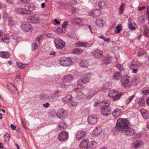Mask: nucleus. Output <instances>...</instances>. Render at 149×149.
<instances>
[{"label":"nucleus","mask_w":149,"mask_h":149,"mask_svg":"<svg viewBox=\"0 0 149 149\" xmlns=\"http://www.w3.org/2000/svg\"><path fill=\"white\" fill-rule=\"evenodd\" d=\"M128 120L125 119L119 118L117 121L116 128L117 130L120 132H123L129 125Z\"/></svg>","instance_id":"f257e3e1"},{"label":"nucleus","mask_w":149,"mask_h":149,"mask_svg":"<svg viewBox=\"0 0 149 149\" xmlns=\"http://www.w3.org/2000/svg\"><path fill=\"white\" fill-rule=\"evenodd\" d=\"M123 94V93H119L117 91L112 90L110 91L108 94V96L113 99L114 101H116Z\"/></svg>","instance_id":"f03ea898"},{"label":"nucleus","mask_w":149,"mask_h":149,"mask_svg":"<svg viewBox=\"0 0 149 149\" xmlns=\"http://www.w3.org/2000/svg\"><path fill=\"white\" fill-rule=\"evenodd\" d=\"M60 63L63 66L68 67L72 64V62L70 58L63 57L60 59Z\"/></svg>","instance_id":"7ed1b4c3"},{"label":"nucleus","mask_w":149,"mask_h":149,"mask_svg":"<svg viewBox=\"0 0 149 149\" xmlns=\"http://www.w3.org/2000/svg\"><path fill=\"white\" fill-rule=\"evenodd\" d=\"M54 43L56 48L58 49H62L65 46V42L59 38L55 39Z\"/></svg>","instance_id":"20e7f679"},{"label":"nucleus","mask_w":149,"mask_h":149,"mask_svg":"<svg viewBox=\"0 0 149 149\" xmlns=\"http://www.w3.org/2000/svg\"><path fill=\"white\" fill-rule=\"evenodd\" d=\"M130 77L127 75L124 76L121 80L122 85L124 87H130Z\"/></svg>","instance_id":"39448f33"},{"label":"nucleus","mask_w":149,"mask_h":149,"mask_svg":"<svg viewBox=\"0 0 149 149\" xmlns=\"http://www.w3.org/2000/svg\"><path fill=\"white\" fill-rule=\"evenodd\" d=\"M21 28L24 31L31 32L33 30L32 26L28 22H24L22 25Z\"/></svg>","instance_id":"423d86ee"},{"label":"nucleus","mask_w":149,"mask_h":149,"mask_svg":"<svg viewBox=\"0 0 149 149\" xmlns=\"http://www.w3.org/2000/svg\"><path fill=\"white\" fill-rule=\"evenodd\" d=\"M56 115L58 118L63 119L67 116V114L66 111L64 109H60L57 111Z\"/></svg>","instance_id":"0eeeda50"},{"label":"nucleus","mask_w":149,"mask_h":149,"mask_svg":"<svg viewBox=\"0 0 149 149\" xmlns=\"http://www.w3.org/2000/svg\"><path fill=\"white\" fill-rule=\"evenodd\" d=\"M86 134L85 131L81 130L78 131L75 134V138L77 140H80L83 138Z\"/></svg>","instance_id":"6e6552de"},{"label":"nucleus","mask_w":149,"mask_h":149,"mask_svg":"<svg viewBox=\"0 0 149 149\" xmlns=\"http://www.w3.org/2000/svg\"><path fill=\"white\" fill-rule=\"evenodd\" d=\"M68 133L66 131L61 132L59 134L58 138L61 141H64L68 138Z\"/></svg>","instance_id":"1a4fd4ad"},{"label":"nucleus","mask_w":149,"mask_h":149,"mask_svg":"<svg viewBox=\"0 0 149 149\" xmlns=\"http://www.w3.org/2000/svg\"><path fill=\"white\" fill-rule=\"evenodd\" d=\"M101 108V113L103 115L105 116H108L111 113V111L108 106L100 107Z\"/></svg>","instance_id":"9d476101"},{"label":"nucleus","mask_w":149,"mask_h":149,"mask_svg":"<svg viewBox=\"0 0 149 149\" xmlns=\"http://www.w3.org/2000/svg\"><path fill=\"white\" fill-rule=\"evenodd\" d=\"M88 143L89 140L88 139H84L80 142L79 145V147L80 148L88 149Z\"/></svg>","instance_id":"9b49d317"},{"label":"nucleus","mask_w":149,"mask_h":149,"mask_svg":"<svg viewBox=\"0 0 149 149\" xmlns=\"http://www.w3.org/2000/svg\"><path fill=\"white\" fill-rule=\"evenodd\" d=\"M98 121V118L96 116L93 115L88 116V121L90 124H94L96 123Z\"/></svg>","instance_id":"f8f14e48"},{"label":"nucleus","mask_w":149,"mask_h":149,"mask_svg":"<svg viewBox=\"0 0 149 149\" xmlns=\"http://www.w3.org/2000/svg\"><path fill=\"white\" fill-rule=\"evenodd\" d=\"M101 13L100 11L97 9L91 10L89 13V15L94 17H96L100 16Z\"/></svg>","instance_id":"ddd939ff"},{"label":"nucleus","mask_w":149,"mask_h":149,"mask_svg":"<svg viewBox=\"0 0 149 149\" xmlns=\"http://www.w3.org/2000/svg\"><path fill=\"white\" fill-rule=\"evenodd\" d=\"M123 131L125 132V134L128 136H133L135 133L134 130L132 128L129 127V126Z\"/></svg>","instance_id":"4468645a"},{"label":"nucleus","mask_w":149,"mask_h":149,"mask_svg":"<svg viewBox=\"0 0 149 149\" xmlns=\"http://www.w3.org/2000/svg\"><path fill=\"white\" fill-rule=\"evenodd\" d=\"M93 55L96 58H102L103 56V52L99 50H95L92 52Z\"/></svg>","instance_id":"2eb2a0df"},{"label":"nucleus","mask_w":149,"mask_h":149,"mask_svg":"<svg viewBox=\"0 0 149 149\" xmlns=\"http://www.w3.org/2000/svg\"><path fill=\"white\" fill-rule=\"evenodd\" d=\"M25 8L27 13L35 9V7L33 3H28L26 4Z\"/></svg>","instance_id":"dca6fc26"},{"label":"nucleus","mask_w":149,"mask_h":149,"mask_svg":"<svg viewBox=\"0 0 149 149\" xmlns=\"http://www.w3.org/2000/svg\"><path fill=\"white\" fill-rule=\"evenodd\" d=\"M73 79V77L70 74L66 75L63 78V81L65 83H69L72 81Z\"/></svg>","instance_id":"f3484780"},{"label":"nucleus","mask_w":149,"mask_h":149,"mask_svg":"<svg viewBox=\"0 0 149 149\" xmlns=\"http://www.w3.org/2000/svg\"><path fill=\"white\" fill-rule=\"evenodd\" d=\"M102 128L99 127H97L94 130L92 133V135L93 136H97L99 135L102 132Z\"/></svg>","instance_id":"a211bd4d"},{"label":"nucleus","mask_w":149,"mask_h":149,"mask_svg":"<svg viewBox=\"0 0 149 149\" xmlns=\"http://www.w3.org/2000/svg\"><path fill=\"white\" fill-rule=\"evenodd\" d=\"M89 82V80L88 78L86 76H84L78 81L77 84L79 85H82L84 84H85Z\"/></svg>","instance_id":"6ab92c4d"},{"label":"nucleus","mask_w":149,"mask_h":149,"mask_svg":"<svg viewBox=\"0 0 149 149\" xmlns=\"http://www.w3.org/2000/svg\"><path fill=\"white\" fill-rule=\"evenodd\" d=\"M141 114L145 119L149 118V112L146 109H141L140 111Z\"/></svg>","instance_id":"aec40b11"},{"label":"nucleus","mask_w":149,"mask_h":149,"mask_svg":"<svg viewBox=\"0 0 149 149\" xmlns=\"http://www.w3.org/2000/svg\"><path fill=\"white\" fill-rule=\"evenodd\" d=\"M16 11V13L19 14L23 15L28 14L25 8L19 7L17 8Z\"/></svg>","instance_id":"412c9836"},{"label":"nucleus","mask_w":149,"mask_h":149,"mask_svg":"<svg viewBox=\"0 0 149 149\" xmlns=\"http://www.w3.org/2000/svg\"><path fill=\"white\" fill-rule=\"evenodd\" d=\"M79 64L81 67L83 68H86L88 66L89 62L87 60L82 59L80 60Z\"/></svg>","instance_id":"4be33fe9"},{"label":"nucleus","mask_w":149,"mask_h":149,"mask_svg":"<svg viewBox=\"0 0 149 149\" xmlns=\"http://www.w3.org/2000/svg\"><path fill=\"white\" fill-rule=\"evenodd\" d=\"M140 81V79L139 77H134L132 79L131 84L133 86H136L139 84Z\"/></svg>","instance_id":"5701e85b"},{"label":"nucleus","mask_w":149,"mask_h":149,"mask_svg":"<svg viewBox=\"0 0 149 149\" xmlns=\"http://www.w3.org/2000/svg\"><path fill=\"white\" fill-rule=\"evenodd\" d=\"M97 143L95 141H89L88 149H93L97 146Z\"/></svg>","instance_id":"b1692460"},{"label":"nucleus","mask_w":149,"mask_h":149,"mask_svg":"<svg viewBox=\"0 0 149 149\" xmlns=\"http://www.w3.org/2000/svg\"><path fill=\"white\" fill-rule=\"evenodd\" d=\"M106 24L105 21L103 19H97L96 22V24L99 26L102 27Z\"/></svg>","instance_id":"393cba45"},{"label":"nucleus","mask_w":149,"mask_h":149,"mask_svg":"<svg viewBox=\"0 0 149 149\" xmlns=\"http://www.w3.org/2000/svg\"><path fill=\"white\" fill-rule=\"evenodd\" d=\"M31 21L33 24H38L40 23L41 20L39 17L33 16L31 17Z\"/></svg>","instance_id":"a878e982"},{"label":"nucleus","mask_w":149,"mask_h":149,"mask_svg":"<svg viewBox=\"0 0 149 149\" xmlns=\"http://www.w3.org/2000/svg\"><path fill=\"white\" fill-rule=\"evenodd\" d=\"M10 55L7 52H0V57L5 58H7L10 57Z\"/></svg>","instance_id":"bb28decb"},{"label":"nucleus","mask_w":149,"mask_h":149,"mask_svg":"<svg viewBox=\"0 0 149 149\" xmlns=\"http://www.w3.org/2000/svg\"><path fill=\"white\" fill-rule=\"evenodd\" d=\"M113 77L114 79L116 80H119L122 78V76L120 72H116L113 74Z\"/></svg>","instance_id":"cd10ccee"},{"label":"nucleus","mask_w":149,"mask_h":149,"mask_svg":"<svg viewBox=\"0 0 149 149\" xmlns=\"http://www.w3.org/2000/svg\"><path fill=\"white\" fill-rule=\"evenodd\" d=\"M111 103V101L109 100H104L103 102H100L99 107L108 106L109 107V105Z\"/></svg>","instance_id":"c85d7f7f"},{"label":"nucleus","mask_w":149,"mask_h":149,"mask_svg":"<svg viewBox=\"0 0 149 149\" xmlns=\"http://www.w3.org/2000/svg\"><path fill=\"white\" fill-rule=\"evenodd\" d=\"M131 18L130 17L128 19V28L130 30H135L136 29V27L133 26V25L131 22Z\"/></svg>","instance_id":"c756f323"},{"label":"nucleus","mask_w":149,"mask_h":149,"mask_svg":"<svg viewBox=\"0 0 149 149\" xmlns=\"http://www.w3.org/2000/svg\"><path fill=\"white\" fill-rule=\"evenodd\" d=\"M110 85L108 83H105L102 87L101 90L104 92H106L110 88Z\"/></svg>","instance_id":"7c9ffc66"},{"label":"nucleus","mask_w":149,"mask_h":149,"mask_svg":"<svg viewBox=\"0 0 149 149\" xmlns=\"http://www.w3.org/2000/svg\"><path fill=\"white\" fill-rule=\"evenodd\" d=\"M98 5L99 8L101 9H104L107 6L106 2L103 0L100 1L98 4Z\"/></svg>","instance_id":"2f4dec72"},{"label":"nucleus","mask_w":149,"mask_h":149,"mask_svg":"<svg viewBox=\"0 0 149 149\" xmlns=\"http://www.w3.org/2000/svg\"><path fill=\"white\" fill-rule=\"evenodd\" d=\"M121 111L118 109H115L112 112V114L113 117H117L119 116Z\"/></svg>","instance_id":"473e14b6"},{"label":"nucleus","mask_w":149,"mask_h":149,"mask_svg":"<svg viewBox=\"0 0 149 149\" xmlns=\"http://www.w3.org/2000/svg\"><path fill=\"white\" fill-rule=\"evenodd\" d=\"M72 97L70 96L65 97L63 98L62 101L63 102L65 103L71 102Z\"/></svg>","instance_id":"72a5a7b5"},{"label":"nucleus","mask_w":149,"mask_h":149,"mask_svg":"<svg viewBox=\"0 0 149 149\" xmlns=\"http://www.w3.org/2000/svg\"><path fill=\"white\" fill-rule=\"evenodd\" d=\"M67 127V125L64 122H61L59 123L58 125L59 129L62 130L66 128Z\"/></svg>","instance_id":"f704fd0d"},{"label":"nucleus","mask_w":149,"mask_h":149,"mask_svg":"<svg viewBox=\"0 0 149 149\" xmlns=\"http://www.w3.org/2000/svg\"><path fill=\"white\" fill-rule=\"evenodd\" d=\"M83 52V50L80 49L76 48L73 49L72 51V53L73 54H79Z\"/></svg>","instance_id":"c9c22d12"},{"label":"nucleus","mask_w":149,"mask_h":149,"mask_svg":"<svg viewBox=\"0 0 149 149\" xmlns=\"http://www.w3.org/2000/svg\"><path fill=\"white\" fill-rule=\"evenodd\" d=\"M142 142L140 140H136L133 143V147L135 148H137L139 147Z\"/></svg>","instance_id":"e433bc0d"},{"label":"nucleus","mask_w":149,"mask_h":149,"mask_svg":"<svg viewBox=\"0 0 149 149\" xmlns=\"http://www.w3.org/2000/svg\"><path fill=\"white\" fill-rule=\"evenodd\" d=\"M122 26L120 24L118 25L115 27L114 32L116 33H118L120 32L122 29Z\"/></svg>","instance_id":"4c0bfd02"},{"label":"nucleus","mask_w":149,"mask_h":149,"mask_svg":"<svg viewBox=\"0 0 149 149\" xmlns=\"http://www.w3.org/2000/svg\"><path fill=\"white\" fill-rule=\"evenodd\" d=\"M138 66V62L137 61H133L129 65L130 68L132 69Z\"/></svg>","instance_id":"58836bf2"},{"label":"nucleus","mask_w":149,"mask_h":149,"mask_svg":"<svg viewBox=\"0 0 149 149\" xmlns=\"http://www.w3.org/2000/svg\"><path fill=\"white\" fill-rule=\"evenodd\" d=\"M1 41L6 43H8L10 42V38L8 36H4L2 38Z\"/></svg>","instance_id":"ea45409f"},{"label":"nucleus","mask_w":149,"mask_h":149,"mask_svg":"<svg viewBox=\"0 0 149 149\" xmlns=\"http://www.w3.org/2000/svg\"><path fill=\"white\" fill-rule=\"evenodd\" d=\"M8 86L9 88L11 89L13 91H17V88H16L13 84L11 83H9L8 85Z\"/></svg>","instance_id":"a19ab883"},{"label":"nucleus","mask_w":149,"mask_h":149,"mask_svg":"<svg viewBox=\"0 0 149 149\" xmlns=\"http://www.w3.org/2000/svg\"><path fill=\"white\" fill-rule=\"evenodd\" d=\"M135 96V95L133 94L132 95L129 96L126 101V102L127 104H129Z\"/></svg>","instance_id":"79ce46f5"},{"label":"nucleus","mask_w":149,"mask_h":149,"mask_svg":"<svg viewBox=\"0 0 149 149\" xmlns=\"http://www.w3.org/2000/svg\"><path fill=\"white\" fill-rule=\"evenodd\" d=\"M103 63L105 64H107L111 62L110 59L108 57H104L103 60Z\"/></svg>","instance_id":"37998d69"},{"label":"nucleus","mask_w":149,"mask_h":149,"mask_svg":"<svg viewBox=\"0 0 149 149\" xmlns=\"http://www.w3.org/2000/svg\"><path fill=\"white\" fill-rule=\"evenodd\" d=\"M10 134L6 132L4 136V138L5 141H8L10 139Z\"/></svg>","instance_id":"c03bdc74"},{"label":"nucleus","mask_w":149,"mask_h":149,"mask_svg":"<svg viewBox=\"0 0 149 149\" xmlns=\"http://www.w3.org/2000/svg\"><path fill=\"white\" fill-rule=\"evenodd\" d=\"M17 66L21 69H23L26 67V65L20 62H18L17 63Z\"/></svg>","instance_id":"a18cd8bd"},{"label":"nucleus","mask_w":149,"mask_h":149,"mask_svg":"<svg viewBox=\"0 0 149 149\" xmlns=\"http://www.w3.org/2000/svg\"><path fill=\"white\" fill-rule=\"evenodd\" d=\"M97 92V91L96 90H93L90 91L88 93L92 97L94 96L96 94Z\"/></svg>","instance_id":"49530a36"},{"label":"nucleus","mask_w":149,"mask_h":149,"mask_svg":"<svg viewBox=\"0 0 149 149\" xmlns=\"http://www.w3.org/2000/svg\"><path fill=\"white\" fill-rule=\"evenodd\" d=\"M125 6V4L124 3H122L119 7V13L121 14L123 12L124 10V7Z\"/></svg>","instance_id":"de8ad7c7"},{"label":"nucleus","mask_w":149,"mask_h":149,"mask_svg":"<svg viewBox=\"0 0 149 149\" xmlns=\"http://www.w3.org/2000/svg\"><path fill=\"white\" fill-rule=\"evenodd\" d=\"M99 38L103 39L106 42H110V39L109 38H107L104 37V36H100Z\"/></svg>","instance_id":"09e8293b"},{"label":"nucleus","mask_w":149,"mask_h":149,"mask_svg":"<svg viewBox=\"0 0 149 149\" xmlns=\"http://www.w3.org/2000/svg\"><path fill=\"white\" fill-rule=\"evenodd\" d=\"M88 43L86 42H79L78 43V46L80 47H84L86 46Z\"/></svg>","instance_id":"8fccbe9b"},{"label":"nucleus","mask_w":149,"mask_h":149,"mask_svg":"<svg viewBox=\"0 0 149 149\" xmlns=\"http://www.w3.org/2000/svg\"><path fill=\"white\" fill-rule=\"evenodd\" d=\"M139 104L141 105H143L145 103V99L143 98H140L139 101Z\"/></svg>","instance_id":"3c124183"},{"label":"nucleus","mask_w":149,"mask_h":149,"mask_svg":"<svg viewBox=\"0 0 149 149\" xmlns=\"http://www.w3.org/2000/svg\"><path fill=\"white\" fill-rule=\"evenodd\" d=\"M146 53V52L143 49H140L138 53V55L139 56L143 55Z\"/></svg>","instance_id":"603ef678"},{"label":"nucleus","mask_w":149,"mask_h":149,"mask_svg":"<svg viewBox=\"0 0 149 149\" xmlns=\"http://www.w3.org/2000/svg\"><path fill=\"white\" fill-rule=\"evenodd\" d=\"M73 21L74 23L77 24H79L81 22V20L78 18L74 19Z\"/></svg>","instance_id":"864d4df0"},{"label":"nucleus","mask_w":149,"mask_h":149,"mask_svg":"<svg viewBox=\"0 0 149 149\" xmlns=\"http://www.w3.org/2000/svg\"><path fill=\"white\" fill-rule=\"evenodd\" d=\"M38 45L37 43H34L32 45V49L33 51H34L37 48Z\"/></svg>","instance_id":"5fc2aeb1"},{"label":"nucleus","mask_w":149,"mask_h":149,"mask_svg":"<svg viewBox=\"0 0 149 149\" xmlns=\"http://www.w3.org/2000/svg\"><path fill=\"white\" fill-rule=\"evenodd\" d=\"M116 68L120 70H123L124 69L123 65L120 64H117L116 65Z\"/></svg>","instance_id":"6e6d98bb"},{"label":"nucleus","mask_w":149,"mask_h":149,"mask_svg":"<svg viewBox=\"0 0 149 149\" xmlns=\"http://www.w3.org/2000/svg\"><path fill=\"white\" fill-rule=\"evenodd\" d=\"M144 35L146 37H149V30L147 29H146L144 32Z\"/></svg>","instance_id":"4d7b16f0"},{"label":"nucleus","mask_w":149,"mask_h":149,"mask_svg":"<svg viewBox=\"0 0 149 149\" xmlns=\"http://www.w3.org/2000/svg\"><path fill=\"white\" fill-rule=\"evenodd\" d=\"M8 19L9 20L10 24L11 25H13L15 24V22L14 21V20L11 17H9Z\"/></svg>","instance_id":"13d9d810"},{"label":"nucleus","mask_w":149,"mask_h":149,"mask_svg":"<svg viewBox=\"0 0 149 149\" xmlns=\"http://www.w3.org/2000/svg\"><path fill=\"white\" fill-rule=\"evenodd\" d=\"M84 94L82 93H79L77 96V98L78 99H81L83 97H84Z\"/></svg>","instance_id":"bf43d9fd"},{"label":"nucleus","mask_w":149,"mask_h":149,"mask_svg":"<svg viewBox=\"0 0 149 149\" xmlns=\"http://www.w3.org/2000/svg\"><path fill=\"white\" fill-rule=\"evenodd\" d=\"M142 93L145 95L149 94V89H144L142 91Z\"/></svg>","instance_id":"052dcab7"},{"label":"nucleus","mask_w":149,"mask_h":149,"mask_svg":"<svg viewBox=\"0 0 149 149\" xmlns=\"http://www.w3.org/2000/svg\"><path fill=\"white\" fill-rule=\"evenodd\" d=\"M68 24V21L64 22L62 25V28L63 29H64L66 28Z\"/></svg>","instance_id":"680f3d73"},{"label":"nucleus","mask_w":149,"mask_h":149,"mask_svg":"<svg viewBox=\"0 0 149 149\" xmlns=\"http://www.w3.org/2000/svg\"><path fill=\"white\" fill-rule=\"evenodd\" d=\"M46 36L48 38H53L54 36V35L53 33H50L47 34Z\"/></svg>","instance_id":"e2e57ef3"},{"label":"nucleus","mask_w":149,"mask_h":149,"mask_svg":"<svg viewBox=\"0 0 149 149\" xmlns=\"http://www.w3.org/2000/svg\"><path fill=\"white\" fill-rule=\"evenodd\" d=\"M57 31L59 33H61L65 32V30L63 31L61 28H59L57 29Z\"/></svg>","instance_id":"0e129e2a"},{"label":"nucleus","mask_w":149,"mask_h":149,"mask_svg":"<svg viewBox=\"0 0 149 149\" xmlns=\"http://www.w3.org/2000/svg\"><path fill=\"white\" fill-rule=\"evenodd\" d=\"M54 25H56L57 24H60V22L58 21L57 19H55L52 22Z\"/></svg>","instance_id":"69168bd1"},{"label":"nucleus","mask_w":149,"mask_h":149,"mask_svg":"<svg viewBox=\"0 0 149 149\" xmlns=\"http://www.w3.org/2000/svg\"><path fill=\"white\" fill-rule=\"evenodd\" d=\"M15 79H16V81L17 82L19 81H20V79H21L20 75H17Z\"/></svg>","instance_id":"338daca9"},{"label":"nucleus","mask_w":149,"mask_h":149,"mask_svg":"<svg viewBox=\"0 0 149 149\" xmlns=\"http://www.w3.org/2000/svg\"><path fill=\"white\" fill-rule=\"evenodd\" d=\"M71 103V105L73 107L76 106L77 105V103L76 102H73L72 101Z\"/></svg>","instance_id":"774afa93"}]
</instances>
